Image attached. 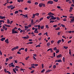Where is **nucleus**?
<instances>
[{
	"label": "nucleus",
	"mask_w": 74,
	"mask_h": 74,
	"mask_svg": "<svg viewBox=\"0 0 74 74\" xmlns=\"http://www.w3.org/2000/svg\"><path fill=\"white\" fill-rule=\"evenodd\" d=\"M54 14H53L51 12L49 13L48 14V15H49V16H50V17H51V18H50L52 19L53 20L56 19V17H54V16H53Z\"/></svg>",
	"instance_id": "f257e3e1"
},
{
	"label": "nucleus",
	"mask_w": 74,
	"mask_h": 74,
	"mask_svg": "<svg viewBox=\"0 0 74 74\" xmlns=\"http://www.w3.org/2000/svg\"><path fill=\"white\" fill-rule=\"evenodd\" d=\"M17 28L16 27H15L13 28V29H12V34H16V33H18V32L16 31H15L16 29H17Z\"/></svg>",
	"instance_id": "f03ea898"
},
{
	"label": "nucleus",
	"mask_w": 74,
	"mask_h": 74,
	"mask_svg": "<svg viewBox=\"0 0 74 74\" xmlns=\"http://www.w3.org/2000/svg\"><path fill=\"white\" fill-rule=\"evenodd\" d=\"M53 2L52 1H49L47 2V4H53Z\"/></svg>",
	"instance_id": "7ed1b4c3"
},
{
	"label": "nucleus",
	"mask_w": 74,
	"mask_h": 74,
	"mask_svg": "<svg viewBox=\"0 0 74 74\" xmlns=\"http://www.w3.org/2000/svg\"><path fill=\"white\" fill-rule=\"evenodd\" d=\"M2 28L5 31L7 30L8 29L7 28L5 27V25L3 26V27H2Z\"/></svg>",
	"instance_id": "20e7f679"
},
{
	"label": "nucleus",
	"mask_w": 74,
	"mask_h": 74,
	"mask_svg": "<svg viewBox=\"0 0 74 74\" xmlns=\"http://www.w3.org/2000/svg\"><path fill=\"white\" fill-rule=\"evenodd\" d=\"M22 38H23V39H24L25 40L29 38V36H27V37H22Z\"/></svg>",
	"instance_id": "39448f33"
},
{
	"label": "nucleus",
	"mask_w": 74,
	"mask_h": 74,
	"mask_svg": "<svg viewBox=\"0 0 74 74\" xmlns=\"http://www.w3.org/2000/svg\"><path fill=\"white\" fill-rule=\"evenodd\" d=\"M62 55L61 54H60V55H58V56H57V58H61L62 57Z\"/></svg>",
	"instance_id": "423d86ee"
},
{
	"label": "nucleus",
	"mask_w": 74,
	"mask_h": 74,
	"mask_svg": "<svg viewBox=\"0 0 74 74\" xmlns=\"http://www.w3.org/2000/svg\"><path fill=\"white\" fill-rule=\"evenodd\" d=\"M5 42H6L7 44H8L9 42L8 41V39H7V40H5Z\"/></svg>",
	"instance_id": "0eeeda50"
},
{
	"label": "nucleus",
	"mask_w": 74,
	"mask_h": 74,
	"mask_svg": "<svg viewBox=\"0 0 74 74\" xmlns=\"http://www.w3.org/2000/svg\"><path fill=\"white\" fill-rule=\"evenodd\" d=\"M0 40L1 41H3L4 40H5V38H2Z\"/></svg>",
	"instance_id": "6e6552de"
},
{
	"label": "nucleus",
	"mask_w": 74,
	"mask_h": 74,
	"mask_svg": "<svg viewBox=\"0 0 74 74\" xmlns=\"http://www.w3.org/2000/svg\"><path fill=\"white\" fill-rule=\"evenodd\" d=\"M23 16H24V18H28V14H27L26 15H24Z\"/></svg>",
	"instance_id": "1a4fd4ad"
},
{
	"label": "nucleus",
	"mask_w": 74,
	"mask_h": 74,
	"mask_svg": "<svg viewBox=\"0 0 74 74\" xmlns=\"http://www.w3.org/2000/svg\"><path fill=\"white\" fill-rule=\"evenodd\" d=\"M62 41V40H58V41L57 42V43H58V44H59L60 43V42H61Z\"/></svg>",
	"instance_id": "9d476101"
},
{
	"label": "nucleus",
	"mask_w": 74,
	"mask_h": 74,
	"mask_svg": "<svg viewBox=\"0 0 74 74\" xmlns=\"http://www.w3.org/2000/svg\"><path fill=\"white\" fill-rule=\"evenodd\" d=\"M56 53H58L60 51V50L58 49V50H56Z\"/></svg>",
	"instance_id": "9b49d317"
},
{
	"label": "nucleus",
	"mask_w": 74,
	"mask_h": 74,
	"mask_svg": "<svg viewBox=\"0 0 74 74\" xmlns=\"http://www.w3.org/2000/svg\"><path fill=\"white\" fill-rule=\"evenodd\" d=\"M5 26H6V27H11L10 25H7V24H4Z\"/></svg>",
	"instance_id": "f8f14e48"
},
{
	"label": "nucleus",
	"mask_w": 74,
	"mask_h": 74,
	"mask_svg": "<svg viewBox=\"0 0 74 74\" xmlns=\"http://www.w3.org/2000/svg\"><path fill=\"white\" fill-rule=\"evenodd\" d=\"M42 3H40L39 4V7H41L42 6Z\"/></svg>",
	"instance_id": "ddd939ff"
},
{
	"label": "nucleus",
	"mask_w": 74,
	"mask_h": 74,
	"mask_svg": "<svg viewBox=\"0 0 74 74\" xmlns=\"http://www.w3.org/2000/svg\"><path fill=\"white\" fill-rule=\"evenodd\" d=\"M57 50L56 47H55V48H53V51H57Z\"/></svg>",
	"instance_id": "4468645a"
},
{
	"label": "nucleus",
	"mask_w": 74,
	"mask_h": 74,
	"mask_svg": "<svg viewBox=\"0 0 74 74\" xmlns=\"http://www.w3.org/2000/svg\"><path fill=\"white\" fill-rule=\"evenodd\" d=\"M69 54L70 55H71V49H69Z\"/></svg>",
	"instance_id": "2eb2a0df"
},
{
	"label": "nucleus",
	"mask_w": 74,
	"mask_h": 74,
	"mask_svg": "<svg viewBox=\"0 0 74 74\" xmlns=\"http://www.w3.org/2000/svg\"><path fill=\"white\" fill-rule=\"evenodd\" d=\"M7 23L8 24H10V21L8 19H7Z\"/></svg>",
	"instance_id": "dca6fc26"
},
{
	"label": "nucleus",
	"mask_w": 74,
	"mask_h": 74,
	"mask_svg": "<svg viewBox=\"0 0 74 74\" xmlns=\"http://www.w3.org/2000/svg\"><path fill=\"white\" fill-rule=\"evenodd\" d=\"M52 70H47L46 71V73H49V72H50V71H51Z\"/></svg>",
	"instance_id": "f3484780"
},
{
	"label": "nucleus",
	"mask_w": 74,
	"mask_h": 74,
	"mask_svg": "<svg viewBox=\"0 0 74 74\" xmlns=\"http://www.w3.org/2000/svg\"><path fill=\"white\" fill-rule=\"evenodd\" d=\"M62 62V61L61 60H58V62L59 63H60Z\"/></svg>",
	"instance_id": "a211bd4d"
},
{
	"label": "nucleus",
	"mask_w": 74,
	"mask_h": 74,
	"mask_svg": "<svg viewBox=\"0 0 74 74\" xmlns=\"http://www.w3.org/2000/svg\"><path fill=\"white\" fill-rule=\"evenodd\" d=\"M18 11H16L15 12H14V14H18Z\"/></svg>",
	"instance_id": "6ab92c4d"
},
{
	"label": "nucleus",
	"mask_w": 74,
	"mask_h": 74,
	"mask_svg": "<svg viewBox=\"0 0 74 74\" xmlns=\"http://www.w3.org/2000/svg\"><path fill=\"white\" fill-rule=\"evenodd\" d=\"M71 21H70V23H71L72 22H73V21H74V18H73L72 19H71Z\"/></svg>",
	"instance_id": "aec40b11"
},
{
	"label": "nucleus",
	"mask_w": 74,
	"mask_h": 74,
	"mask_svg": "<svg viewBox=\"0 0 74 74\" xmlns=\"http://www.w3.org/2000/svg\"><path fill=\"white\" fill-rule=\"evenodd\" d=\"M34 14L35 15V16H38L39 15V13H37L36 14Z\"/></svg>",
	"instance_id": "412c9836"
},
{
	"label": "nucleus",
	"mask_w": 74,
	"mask_h": 74,
	"mask_svg": "<svg viewBox=\"0 0 74 74\" xmlns=\"http://www.w3.org/2000/svg\"><path fill=\"white\" fill-rule=\"evenodd\" d=\"M64 48L66 50L67 49H68V47L64 46Z\"/></svg>",
	"instance_id": "4be33fe9"
},
{
	"label": "nucleus",
	"mask_w": 74,
	"mask_h": 74,
	"mask_svg": "<svg viewBox=\"0 0 74 74\" xmlns=\"http://www.w3.org/2000/svg\"><path fill=\"white\" fill-rule=\"evenodd\" d=\"M55 22V21H50L49 22V23H53Z\"/></svg>",
	"instance_id": "5701e85b"
},
{
	"label": "nucleus",
	"mask_w": 74,
	"mask_h": 74,
	"mask_svg": "<svg viewBox=\"0 0 74 74\" xmlns=\"http://www.w3.org/2000/svg\"><path fill=\"white\" fill-rule=\"evenodd\" d=\"M12 70H13V72H14V73H16V71H15V70H14V69H12Z\"/></svg>",
	"instance_id": "b1692460"
},
{
	"label": "nucleus",
	"mask_w": 74,
	"mask_h": 74,
	"mask_svg": "<svg viewBox=\"0 0 74 74\" xmlns=\"http://www.w3.org/2000/svg\"><path fill=\"white\" fill-rule=\"evenodd\" d=\"M14 48V49H18V46H17V47H14V48Z\"/></svg>",
	"instance_id": "393cba45"
},
{
	"label": "nucleus",
	"mask_w": 74,
	"mask_h": 74,
	"mask_svg": "<svg viewBox=\"0 0 74 74\" xmlns=\"http://www.w3.org/2000/svg\"><path fill=\"white\" fill-rule=\"evenodd\" d=\"M53 50L52 49L50 48H49V49H48V50H47V51H51V50Z\"/></svg>",
	"instance_id": "a878e982"
},
{
	"label": "nucleus",
	"mask_w": 74,
	"mask_h": 74,
	"mask_svg": "<svg viewBox=\"0 0 74 74\" xmlns=\"http://www.w3.org/2000/svg\"><path fill=\"white\" fill-rule=\"evenodd\" d=\"M56 65H53V69H56Z\"/></svg>",
	"instance_id": "bb28decb"
},
{
	"label": "nucleus",
	"mask_w": 74,
	"mask_h": 74,
	"mask_svg": "<svg viewBox=\"0 0 74 74\" xmlns=\"http://www.w3.org/2000/svg\"><path fill=\"white\" fill-rule=\"evenodd\" d=\"M50 43L49 42H48V43H47V45L48 46H49L50 45Z\"/></svg>",
	"instance_id": "cd10ccee"
},
{
	"label": "nucleus",
	"mask_w": 74,
	"mask_h": 74,
	"mask_svg": "<svg viewBox=\"0 0 74 74\" xmlns=\"http://www.w3.org/2000/svg\"><path fill=\"white\" fill-rule=\"evenodd\" d=\"M56 18L57 19V20L58 21H60V19L58 17H57Z\"/></svg>",
	"instance_id": "c85d7f7f"
},
{
	"label": "nucleus",
	"mask_w": 74,
	"mask_h": 74,
	"mask_svg": "<svg viewBox=\"0 0 74 74\" xmlns=\"http://www.w3.org/2000/svg\"><path fill=\"white\" fill-rule=\"evenodd\" d=\"M8 73V74H11V73H10V72H9V71H7V72H6V73Z\"/></svg>",
	"instance_id": "c756f323"
},
{
	"label": "nucleus",
	"mask_w": 74,
	"mask_h": 74,
	"mask_svg": "<svg viewBox=\"0 0 74 74\" xmlns=\"http://www.w3.org/2000/svg\"><path fill=\"white\" fill-rule=\"evenodd\" d=\"M45 26H46V28L47 29H49V27H48V25H45Z\"/></svg>",
	"instance_id": "7c9ffc66"
},
{
	"label": "nucleus",
	"mask_w": 74,
	"mask_h": 74,
	"mask_svg": "<svg viewBox=\"0 0 74 74\" xmlns=\"http://www.w3.org/2000/svg\"><path fill=\"white\" fill-rule=\"evenodd\" d=\"M15 7V6H13L12 8H11L10 9L11 10H13L14 8Z\"/></svg>",
	"instance_id": "2f4dec72"
},
{
	"label": "nucleus",
	"mask_w": 74,
	"mask_h": 74,
	"mask_svg": "<svg viewBox=\"0 0 74 74\" xmlns=\"http://www.w3.org/2000/svg\"><path fill=\"white\" fill-rule=\"evenodd\" d=\"M29 57L28 56V57H27L26 58H25V60H27L28 59H29Z\"/></svg>",
	"instance_id": "473e14b6"
},
{
	"label": "nucleus",
	"mask_w": 74,
	"mask_h": 74,
	"mask_svg": "<svg viewBox=\"0 0 74 74\" xmlns=\"http://www.w3.org/2000/svg\"><path fill=\"white\" fill-rule=\"evenodd\" d=\"M60 29V28L59 27L58 28H56V30H59Z\"/></svg>",
	"instance_id": "72a5a7b5"
},
{
	"label": "nucleus",
	"mask_w": 74,
	"mask_h": 74,
	"mask_svg": "<svg viewBox=\"0 0 74 74\" xmlns=\"http://www.w3.org/2000/svg\"><path fill=\"white\" fill-rule=\"evenodd\" d=\"M44 25H42L41 27V29H42L44 28Z\"/></svg>",
	"instance_id": "f704fd0d"
},
{
	"label": "nucleus",
	"mask_w": 74,
	"mask_h": 74,
	"mask_svg": "<svg viewBox=\"0 0 74 74\" xmlns=\"http://www.w3.org/2000/svg\"><path fill=\"white\" fill-rule=\"evenodd\" d=\"M40 47L41 46H40V45H37V46H36V47Z\"/></svg>",
	"instance_id": "c9c22d12"
},
{
	"label": "nucleus",
	"mask_w": 74,
	"mask_h": 74,
	"mask_svg": "<svg viewBox=\"0 0 74 74\" xmlns=\"http://www.w3.org/2000/svg\"><path fill=\"white\" fill-rule=\"evenodd\" d=\"M53 27H54L55 28H56V27H57V25H53Z\"/></svg>",
	"instance_id": "e433bc0d"
},
{
	"label": "nucleus",
	"mask_w": 74,
	"mask_h": 74,
	"mask_svg": "<svg viewBox=\"0 0 74 74\" xmlns=\"http://www.w3.org/2000/svg\"><path fill=\"white\" fill-rule=\"evenodd\" d=\"M27 3H29V4H31V1H27Z\"/></svg>",
	"instance_id": "4c0bfd02"
},
{
	"label": "nucleus",
	"mask_w": 74,
	"mask_h": 74,
	"mask_svg": "<svg viewBox=\"0 0 74 74\" xmlns=\"http://www.w3.org/2000/svg\"><path fill=\"white\" fill-rule=\"evenodd\" d=\"M45 71V70L44 69H43V70H42V71H41V73H43Z\"/></svg>",
	"instance_id": "58836bf2"
},
{
	"label": "nucleus",
	"mask_w": 74,
	"mask_h": 74,
	"mask_svg": "<svg viewBox=\"0 0 74 74\" xmlns=\"http://www.w3.org/2000/svg\"><path fill=\"white\" fill-rule=\"evenodd\" d=\"M24 27H25V28L29 29V27L27 26H25Z\"/></svg>",
	"instance_id": "ea45409f"
},
{
	"label": "nucleus",
	"mask_w": 74,
	"mask_h": 74,
	"mask_svg": "<svg viewBox=\"0 0 74 74\" xmlns=\"http://www.w3.org/2000/svg\"><path fill=\"white\" fill-rule=\"evenodd\" d=\"M34 32L35 33H38V31H34Z\"/></svg>",
	"instance_id": "a19ab883"
},
{
	"label": "nucleus",
	"mask_w": 74,
	"mask_h": 74,
	"mask_svg": "<svg viewBox=\"0 0 74 74\" xmlns=\"http://www.w3.org/2000/svg\"><path fill=\"white\" fill-rule=\"evenodd\" d=\"M35 15L34 14H33V17H32V18H34V17H35Z\"/></svg>",
	"instance_id": "79ce46f5"
},
{
	"label": "nucleus",
	"mask_w": 74,
	"mask_h": 74,
	"mask_svg": "<svg viewBox=\"0 0 74 74\" xmlns=\"http://www.w3.org/2000/svg\"><path fill=\"white\" fill-rule=\"evenodd\" d=\"M34 72V70H33V71H31L30 73H33Z\"/></svg>",
	"instance_id": "37998d69"
},
{
	"label": "nucleus",
	"mask_w": 74,
	"mask_h": 74,
	"mask_svg": "<svg viewBox=\"0 0 74 74\" xmlns=\"http://www.w3.org/2000/svg\"><path fill=\"white\" fill-rule=\"evenodd\" d=\"M43 19V18L42 17V18H40V19H39V21H41Z\"/></svg>",
	"instance_id": "c03bdc74"
},
{
	"label": "nucleus",
	"mask_w": 74,
	"mask_h": 74,
	"mask_svg": "<svg viewBox=\"0 0 74 74\" xmlns=\"http://www.w3.org/2000/svg\"><path fill=\"white\" fill-rule=\"evenodd\" d=\"M63 61L64 62H65V57L63 58Z\"/></svg>",
	"instance_id": "a18cd8bd"
},
{
	"label": "nucleus",
	"mask_w": 74,
	"mask_h": 74,
	"mask_svg": "<svg viewBox=\"0 0 74 74\" xmlns=\"http://www.w3.org/2000/svg\"><path fill=\"white\" fill-rule=\"evenodd\" d=\"M50 17H51L50 16H48L47 17V19H49V18H50Z\"/></svg>",
	"instance_id": "49530a36"
},
{
	"label": "nucleus",
	"mask_w": 74,
	"mask_h": 74,
	"mask_svg": "<svg viewBox=\"0 0 74 74\" xmlns=\"http://www.w3.org/2000/svg\"><path fill=\"white\" fill-rule=\"evenodd\" d=\"M6 18V17H5V16H2V18H1V19H3L4 18Z\"/></svg>",
	"instance_id": "de8ad7c7"
},
{
	"label": "nucleus",
	"mask_w": 74,
	"mask_h": 74,
	"mask_svg": "<svg viewBox=\"0 0 74 74\" xmlns=\"http://www.w3.org/2000/svg\"><path fill=\"white\" fill-rule=\"evenodd\" d=\"M8 60H9V59L8 58H6V62H7L8 61Z\"/></svg>",
	"instance_id": "09e8293b"
},
{
	"label": "nucleus",
	"mask_w": 74,
	"mask_h": 74,
	"mask_svg": "<svg viewBox=\"0 0 74 74\" xmlns=\"http://www.w3.org/2000/svg\"><path fill=\"white\" fill-rule=\"evenodd\" d=\"M42 69H43V68H44V64H42Z\"/></svg>",
	"instance_id": "8fccbe9b"
},
{
	"label": "nucleus",
	"mask_w": 74,
	"mask_h": 74,
	"mask_svg": "<svg viewBox=\"0 0 74 74\" xmlns=\"http://www.w3.org/2000/svg\"><path fill=\"white\" fill-rule=\"evenodd\" d=\"M4 71L6 73L7 72V70H6V69H4Z\"/></svg>",
	"instance_id": "3c124183"
},
{
	"label": "nucleus",
	"mask_w": 74,
	"mask_h": 74,
	"mask_svg": "<svg viewBox=\"0 0 74 74\" xmlns=\"http://www.w3.org/2000/svg\"><path fill=\"white\" fill-rule=\"evenodd\" d=\"M61 26L63 27H65V25H63V24H61Z\"/></svg>",
	"instance_id": "603ef678"
},
{
	"label": "nucleus",
	"mask_w": 74,
	"mask_h": 74,
	"mask_svg": "<svg viewBox=\"0 0 74 74\" xmlns=\"http://www.w3.org/2000/svg\"><path fill=\"white\" fill-rule=\"evenodd\" d=\"M42 35V34L41 33H40L39 34H38V35H39V36H41Z\"/></svg>",
	"instance_id": "864d4df0"
},
{
	"label": "nucleus",
	"mask_w": 74,
	"mask_h": 74,
	"mask_svg": "<svg viewBox=\"0 0 74 74\" xmlns=\"http://www.w3.org/2000/svg\"><path fill=\"white\" fill-rule=\"evenodd\" d=\"M34 4L35 5H37L38 4V2H35V3H34Z\"/></svg>",
	"instance_id": "5fc2aeb1"
},
{
	"label": "nucleus",
	"mask_w": 74,
	"mask_h": 74,
	"mask_svg": "<svg viewBox=\"0 0 74 74\" xmlns=\"http://www.w3.org/2000/svg\"><path fill=\"white\" fill-rule=\"evenodd\" d=\"M14 70L16 71H18V69L16 68H15Z\"/></svg>",
	"instance_id": "6e6d98bb"
},
{
	"label": "nucleus",
	"mask_w": 74,
	"mask_h": 74,
	"mask_svg": "<svg viewBox=\"0 0 74 74\" xmlns=\"http://www.w3.org/2000/svg\"><path fill=\"white\" fill-rule=\"evenodd\" d=\"M13 23V21H10V25H11L12 23Z\"/></svg>",
	"instance_id": "4d7b16f0"
},
{
	"label": "nucleus",
	"mask_w": 74,
	"mask_h": 74,
	"mask_svg": "<svg viewBox=\"0 0 74 74\" xmlns=\"http://www.w3.org/2000/svg\"><path fill=\"white\" fill-rule=\"evenodd\" d=\"M20 49L21 50H25V48H21V49Z\"/></svg>",
	"instance_id": "13d9d810"
},
{
	"label": "nucleus",
	"mask_w": 74,
	"mask_h": 74,
	"mask_svg": "<svg viewBox=\"0 0 74 74\" xmlns=\"http://www.w3.org/2000/svg\"><path fill=\"white\" fill-rule=\"evenodd\" d=\"M18 11L19 12H23V11L22 10H18Z\"/></svg>",
	"instance_id": "bf43d9fd"
},
{
	"label": "nucleus",
	"mask_w": 74,
	"mask_h": 74,
	"mask_svg": "<svg viewBox=\"0 0 74 74\" xmlns=\"http://www.w3.org/2000/svg\"><path fill=\"white\" fill-rule=\"evenodd\" d=\"M63 21H66V18H64V19H63Z\"/></svg>",
	"instance_id": "052dcab7"
},
{
	"label": "nucleus",
	"mask_w": 74,
	"mask_h": 74,
	"mask_svg": "<svg viewBox=\"0 0 74 74\" xmlns=\"http://www.w3.org/2000/svg\"><path fill=\"white\" fill-rule=\"evenodd\" d=\"M33 56H34V57H36V54H34L33 55Z\"/></svg>",
	"instance_id": "680f3d73"
},
{
	"label": "nucleus",
	"mask_w": 74,
	"mask_h": 74,
	"mask_svg": "<svg viewBox=\"0 0 74 74\" xmlns=\"http://www.w3.org/2000/svg\"><path fill=\"white\" fill-rule=\"evenodd\" d=\"M60 32H58V35H60Z\"/></svg>",
	"instance_id": "e2e57ef3"
},
{
	"label": "nucleus",
	"mask_w": 74,
	"mask_h": 74,
	"mask_svg": "<svg viewBox=\"0 0 74 74\" xmlns=\"http://www.w3.org/2000/svg\"><path fill=\"white\" fill-rule=\"evenodd\" d=\"M31 68H35V67H34V66H31Z\"/></svg>",
	"instance_id": "0e129e2a"
},
{
	"label": "nucleus",
	"mask_w": 74,
	"mask_h": 74,
	"mask_svg": "<svg viewBox=\"0 0 74 74\" xmlns=\"http://www.w3.org/2000/svg\"><path fill=\"white\" fill-rule=\"evenodd\" d=\"M12 58V57L11 56L9 58V59H11Z\"/></svg>",
	"instance_id": "69168bd1"
},
{
	"label": "nucleus",
	"mask_w": 74,
	"mask_h": 74,
	"mask_svg": "<svg viewBox=\"0 0 74 74\" xmlns=\"http://www.w3.org/2000/svg\"><path fill=\"white\" fill-rule=\"evenodd\" d=\"M29 41H30V42H32L33 41V40H32V39H29Z\"/></svg>",
	"instance_id": "338daca9"
},
{
	"label": "nucleus",
	"mask_w": 74,
	"mask_h": 74,
	"mask_svg": "<svg viewBox=\"0 0 74 74\" xmlns=\"http://www.w3.org/2000/svg\"><path fill=\"white\" fill-rule=\"evenodd\" d=\"M28 27H31V24H29V25L28 26Z\"/></svg>",
	"instance_id": "774afa93"
}]
</instances>
